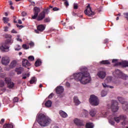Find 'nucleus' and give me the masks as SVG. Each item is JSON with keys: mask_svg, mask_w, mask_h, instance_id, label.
<instances>
[{"mask_svg": "<svg viewBox=\"0 0 128 128\" xmlns=\"http://www.w3.org/2000/svg\"><path fill=\"white\" fill-rule=\"evenodd\" d=\"M53 10H54V12L58 10V8H53Z\"/></svg>", "mask_w": 128, "mask_h": 128, "instance_id": "nucleus-57", "label": "nucleus"}, {"mask_svg": "<svg viewBox=\"0 0 128 128\" xmlns=\"http://www.w3.org/2000/svg\"><path fill=\"white\" fill-rule=\"evenodd\" d=\"M10 68H10V67L9 66V67H8V68H4V70H5L8 71V70H10Z\"/></svg>", "mask_w": 128, "mask_h": 128, "instance_id": "nucleus-53", "label": "nucleus"}, {"mask_svg": "<svg viewBox=\"0 0 128 128\" xmlns=\"http://www.w3.org/2000/svg\"><path fill=\"white\" fill-rule=\"evenodd\" d=\"M94 124L92 122H88L86 125V128H94Z\"/></svg>", "mask_w": 128, "mask_h": 128, "instance_id": "nucleus-26", "label": "nucleus"}, {"mask_svg": "<svg viewBox=\"0 0 128 128\" xmlns=\"http://www.w3.org/2000/svg\"><path fill=\"white\" fill-rule=\"evenodd\" d=\"M52 101L48 100L46 102L45 105L46 106V108H50V106H52Z\"/></svg>", "mask_w": 128, "mask_h": 128, "instance_id": "nucleus-27", "label": "nucleus"}, {"mask_svg": "<svg viewBox=\"0 0 128 128\" xmlns=\"http://www.w3.org/2000/svg\"><path fill=\"white\" fill-rule=\"evenodd\" d=\"M4 118H2L1 120V121L0 122V124H4Z\"/></svg>", "mask_w": 128, "mask_h": 128, "instance_id": "nucleus-51", "label": "nucleus"}, {"mask_svg": "<svg viewBox=\"0 0 128 128\" xmlns=\"http://www.w3.org/2000/svg\"><path fill=\"white\" fill-rule=\"evenodd\" d=\"M122 108L124 110H128V102H126L124 104H122Z\"/></svg>", "mask_w": 128, "mask_h": 128, "instance_id": "nucleus-29", "label": "nucleus"}, {"mask_svg": "<svg viewBox=\"0 0 128 128\" xmlns=\"http://www.w3.org/2000/svg\"><path fill=\"white\" fill-rule=\"evenodd\" d=\"M64 90V87H62V86H58L56 88V92L58 94H62Z\"/></svg>", "mask_w": 128, "mask_h": 128, "instance_id": "nucleus-15", "label": "nucleus"}, {"mask_svg": "<svg viewBox=\"0 0 128 128\" xmlns=\"http://www.w3.org/2000/svg\"><path fill=\"white\" fill-rule=\"evenodd\" d=\"M12 32H16V30H14V29H13V30H12Z\"/></svg>", "mask_w": 128, "mask_h": 128, "instance_id": "nucleus-62", "label": "nucleus"}, {"mask_svg": "<svg viewBox=\"0 0 128 128\" xmlns=\"http://www.w3.org/2000/svg\"><path fill=\"white\" fill-rule=\"evenodd\" d=\"M74 102L76 104V106H78V104H80V101L78 100V98L76 96H74Z\"/></svg>", "mask_w": 128, "mask_h": 128, "instance_id": "nucleus-17", "label": "nucleus"}, {"mask_svg": "<svg viewBox=\"0 0 128 128\" xmlns=\"http://www.w3.org/2000/svg\"><path fill=\"white\" fill-rule=\"evenodd\" d=\"M64 5L65 6H66V8H68V6H70V4H68V0H66L64 2Z\"/></svg>", "mask_w": 128, "mask_h": 128, "instance_id": "nucleus-42", "label": "nucleus"}, {"mask_svg": "<svg viewBox=\"0 0 128 128\" xmlns=\"http://www.w3.org/2000/svg\"><path fill=\"white\" fill-rule=\"evenodd\" d=\"M16 60H13L10 64L9 66L10 67V68H15L16 66Z\"/></svg>", "mask_w": 128, "mask_h": 128, "instance_id": "nucleus-19", "label": "nucleus"}, {"mask_svg": "<svg viewBox=\"0 0 128 128\" xmlns=\"http://www.w3.org/2000/svg\"><path fill=\"white\" fill-rule=\"evenodd\" d=\"M22 16H26V12H22Z\"/></svg>", "mask_w": 128, "mask_h": 128, "instance_id": "nucleus-49", "label": "nucleus"}, {"mask_svg": "<svg viewBox=\"0 0 128 128\" xmlns=\"http://www.w3.org/2000/svg\"><path fill=\"white\" fill-rule=\"evenodd\" d=\"M44 14H48V9H45L44 11L40 14L37 18L38 20H44L46 16Z\"/></svg>", "mask_w": 128, "mask_h": 128, "instance_id": "nucleus-9", "label": "nucleus"}, {"mask_svg": "<svg viewBox=\"0 0 128 128\" xmlns=\"http://www.w3.org/2000/svg\"><path fill=\"white\" fill-rule=\"evenodd\" d=\"M14 102H18V98L16 97L13 100Z\"/></svg>", "mask_w": 128, "mask_h": 128, "instance_id": "nucleus-47", "label": "nucleus"}, {"mask_svg": "<svg viewBox=\"0 0 128 128\" xmlns=\"http://www.w3.org/2000/svg\"><path fill=\"white\" fill-rule=\"evenodd\" d=\"M118 98L120 102L122 104H124L126 102V101H124V98L122 97H118Z\"/></svg>", "mask_w": 128, "mask_h": 128, "instance_id": "nucleus-31", "label": "nucleus"}, {"mask_svg": "<svg viewBox=\"0 0 128 128\" xmlns=\"http://www.w3.org/2000/svg\"><path fill=\"white\" fill-rule=\"evenodd\" d=\"M119 78H122V80H126V78H128V76L126 75V74L122 73L120 77H119Z\"/></svg>", "mask_w": 128, "mask_h": 128, "instance_id": "nucleus-30", "label": "nucleus"}, {"mask_svg": "<svg viewBox=\"0 0 128 128\" xmlns=\"http://www.w3.org/2000/svg\"><path fill=\"white\" fill-rule=\"evenodd\" d=\"M118 103L116 100L112 101L111 108L112 111L114 112H116L117 110H118Z\"/></svg>", "mask_w": 128, "mask_h": 128, "instance_id": "nucleus-10", "label": "nucleus"}, {"mask_svg": "<svg viewBox=\"0 0 128 128\" xmlns=\"http://www.w3.org/2000/svg\"><path fill=\"white\" fill-rule=\"evenodd\" d=\"M0 78H6V74L3 73L0 74Z\"/></svg>", "mask_w": 128, "mask_h": 128, "instance_id": "nucleus-45", "label": "nucleus"}, {"mask_svg": "<svg viewBox=\"0 0 128 128\" xmlns=\"http://www.w3.org/2000/svg\"><path fill=\"white\" fill-rule=\"evenodd\" d=\"M90 114L92 117L94 116L96 114V109L92 110L90 112Z\"/></svg>", "mask_w": 128, "mask_h": 128, "instance_id": "nucleus-22", "label": "nucleus"}, {"mask_svg": "<svg viewBox=\"0 0 128 128\" xmlns=\"http://www.w3.org/2000/svg\"><path fill=\"white\" fill-rule=\"evenodd\" d=\"M6 38H8L4 43L0 46V50L2 52H10V46L8 44H12L14 42V39L12 38V36L10 34H6L4 36Z\"/></svg>", "mask_w": 128, "mask_h": 128, "instance_id": "nucleus-3", "label": "nucleus"}, {"mask_svg": "<svg viewBox=\"0 0 128 128\" xmlns=\"http://www.w3.org/2000/svg\"><path fill=\"white\" fill-rule=\"evenodd\" d=\"M22 64L23 66H25V68H28V66H30V63L28 62V60L26 59L22 60Z\"/></svg>", "mask_w": 128, "mask_h": 128, "instance_id": "nucleus-16", "label": "nucleus"}, {"mask_svg": "<svg viewBox=\"0 0 128 128\" xmlns=\"http://www.w3.org/2000/svg\"><path fill=\"white\" fill-rule=\"evenodd\" d=\"M114 120L117 124H118L120 122H122V126L128 124V121L126 120V115H120L119 116H114Z\"/></svg>", "mask_w": 128, "mask_h": 128, "instance_id": "nucleus-4", "label": "nucleus"}, {"mask_svg": "<svg viewBox=\"0 0 128 128\" xmlns=\"http://www.w3.org/2000/svg\"><path fill=\"white\" fill-rule=\"evenodd\" d=\"M16 72H17V74H20L22 72H24V68L22 67L19 68H16Z\"/></svg>", "mask_w": 128, "mask_h": 128, "instance_id": "nucleus-21", "label": "nucleus"}, {"mask_svg": "<svg viewBox=\"0 0 128 128\" xmlns=\"http://www.w3.org/2000/svg\"><path fill=\"white\" fill-rule=\"evenodd\" d=\"M84 12L88 16H94V12L92 10V7H90V4L86 6V9L84 10Z\"/></svg>", "mask_w": 128, "mask_h": 128, "instance_id": "nucleus-6", "label": "nucleus"}, {"mask_svg": "<svg viewBox=\"0 0 128 128\" xmlns=\"http://www.w3.org/2000/svg\"><path fill=\"white\" fill-rule=\"evenodd\" d=\"M118 62V60H116V59H114L112 60V62H115L116 64V62Z\"/></svg>", "mask_w": 128, "mask_h": 128, "instance_id": "nucleus-56", "label": "nucleus"}, {"mask_svg": "<svg viewBox=\"0 0 128 128\" xmlns=\"http://www.w3.org/2000/svg\"><path fill=\"white\" fill-rule=\"evenodd\" d=\"M40 12V8L36 6L34 8V15L32 16V20H36L38 16V13Z\"/></svg>", "mask_w": 128, "mask_h": 128, "instance_id": "nucleus-8", "label": "nucleus"}, {"mask_svg": "<svg viewBox=\"0 0 128 128\" xmlns=\"http://www.w3.org/2000/svg\"><path fill=\"white\" fill-rule=\"evenodd\" d=\"M90 102L92 106H98L100 104V100L98 97L94 95H91L90 98Z\"/></svg>", "mask_w": 128, "mask_h": 128, "instance_id": "nucleus-5", "label": "nucleus"}, {"mask_svg": "<svg viewBox=\"0 0 128 128\" xmlns=\"http://www.w3.org/2000/svg\"><path fill=\"white\" fill-rule=\"evenodd\" d=\"M102 86L104 88H108V86L106 83L102 84Z\"/></svg>", "mask_w": 128, "mask_h": 128, "instance_id": "nucleus-52", "label": "nucleus"}, {"mask_svg": "<svg viewBox=\"0 0 128 128\" xmlns=\"http://www.w3.org/2000/svg\"><path fill=\"white\" fill-rule=\"evenodd\" d=\"M114 116H110L108 118L109 123L112 126L114 125Z\"/></svg>", "mask_w": 128, "mask_h": 128, "instance_id": "nucleus-18", "label": "nucleus"}, {"mask_svg": "<svg viewBox=\"0 0 128 128\" xmlns=\"http://www.w3.org/2000/svg\"><path fill=\"white\" fill-rule=\"evenodd\" d=\"M3 20L4 21V24H8V18L4 17L3 18Z\"/></svg>", "mask_w": 128, "mask_h": 128, "instance_id": "nucleus-38", "label": "nucleus"}, {"mask_svg": "<svg viewBox=\"0 0 128 128\" xmlns=\"http://www.w3.org/2000/svg\"><path fill=\"white\" fill-rule=\"evenodd\" d=\"M22 48H24V50H28V47L26 44H23Z\"/></svg>", "mask_w": 128, "mask_h": 128, "instance_id": "nucleus-43", "label": "nucleus"}, {"mask_svg": "<svg viewBox=\"0 0 128 128\" xmlns=\"http://www.w3.org/2000/svg\"><path fill=\"white\" fill-rule=\"evenodd\" d=\"M20 48H22L19 44H16L14 46L15 50H17V51L20 50Z\"/></svg>", "mask_w": 128, "mask_h": 128, "instance_id": "nucleus-35", "label": "nucleus"}, {"mask_svg": "<svg viewBox=\"0 0 128 128\" xmlns=\"http://www.w3.org/2000/svg\"><path fill=\"white\" fill-rule=\"evenodd\" d=\"M88 112L86 110H84V112L82 113V116L83 118H88Z\"/></svg>", "mask_w": 128, "mask_h": 128, "instance_id": "nucleus-28", "label": "nucleus"}, {"mask_svg": "<svg viewBox=\"0 0 128 128\" xmlns=\"http://www.w3.org/2000/svg\"><path fill=\"white\" fill-rule=\"evenodd\" d=\"M38 116L36 120L41 126H46L52 122V120L48 116H46L42 114H38Z\"/></svg>", "mask_w": 128, "mask_h": 128, "instance_id": "nucleus-2", "label": "nucleus"}, {"mask_svg": "<svg viewBox=\"0 0 128 128\" xmlns=\"http://www.w3.org/2000/svg\"><path fill=\"white\" fill-rule=\"evenodd\" d=\"M42 60H40V59H38L36 60V61L35 62V66H42Z\"/></svg>", "mask_w": 128, "mask_h": 128, "instance_id": "nucleus-24", "label": "nucleus"}, {"mask_svg": "<svg viewBox=\"0 0 128 128\" xmlns=\"http://www.w3.org/2000/svg\"><path fill=\"white\" fill-rule=\"evenodd\" d=\"M82 72L75 73L73 74L74 79L76 82H80L82 84H86L90 82V74L88 72V68L82 67L80 68Z\"/></svg>", "mask_w": 128, "mask_h": 128, "instance_id": "nucleus-1", "label": "nucleus"}, {"mask_svg": "<svg viewBox=\"0 0 128 128\" xmlns=\"http://www.w3.org/2000/svg\"><path fill=\"white\" fill-rule=\"evenodd\" d=\"M10 62V57L8 56H6L2 58L1 64H2L3 66H8Z\"/></svg>", "mask_w": 128, "mask_h": 128, "instance_id": "nucleus-7", "label": "nucleus"}, {"mask_svg": "<svg viewBox=\"0 0 128 128\" xmlns=\"http://www.w3.org/2000/svg\"><path fill=\"white\" fill-rule=\"evenodd\" d=\"M120 64H122L124 68H126V66H128V62L124 61L122 62H120Z\"/></svg>", "mask_w": 128, "mask_h": 128, "instance_id": "nucleus-32", "label": "nucleus"}, {"mask_svg": "<svg viewBox=\"0 0 128 128\" xmlns=\"http://www.w3.org/2000/svg\"><path fill=\"white\" fill-rule=\"evenodd\" d=\"M112 82V77L110 76L108 77L106 80H105V82Z\"/></svg>", "mask_w": 128, "mask_h": 128, "instance_id": "nucleus-39", "label": "nucleus"}, {"mask_svg": "<svg viewBox=\"0 0 128 128\" xmlns=\"http://www.w3.org/2000/svg\"><path fill=\"white\" fill-rule=\"evenodd\" d=\"M106 94H108V92L106 91L102 90L101 92V96L102 97L106 96Z\"/></svg>", "mask_w": 128, "mask_h": 128, "instance_id": "nucleus-37", "label": "nucleus"}, {"mask_svg": "<svg viewBox=\"0 0 128 128\" xmlns=\"http://www.w3.org/2000/svg\"><path fill=\"white\" fill-rule=\"evenodd\" d=\"M29 46H30L31 48H32L33 46H34V42H30L29 43Z\"/></svg>", "mask_w": 128, "mask_h": 128, "instance_id": "nucleus-48", "label": "nucleus"}, {"mask_svg": "<svg viewBox=\"0 0 128 128\" xmlns=\"http://www.w3.org/2000/svg\"><path fill=\"white\" fill-rule=\"evenodd\" d=\"M69 30H72V26H69Z\"/></svg>", "mask_w": 128, "mask_h": 128, "instance_id": "nucleus-63", "label": "nucleus"}, {"mask_svg": "<svg viewBox=\"0 0 128 128\" xmlns=\"http://www.w3.org/2000/svg\"><path fill=\"white\" fill-rule=\"evenodd\" d=\"M60 114L62 118H66L68 116V114L62 110L60 111Z\"/></svg>", "mask_w": 128, "mask_h": 128, "instance_id": "nucleus-23", "label": "nucleus"}, {"mask_svg": "<svg viewBox=\"0 0 128 128\" xmlns=\"http://www.w3.org/2000/svg\"><path fill=\"white\" fill-rule=\"evenodd\" d=\"M122 74V72H120L118 69L116 70L115 72H113L114 76H116V78H120V76Z\"/></svg>", "mask_w": 128, "mask_h": 128, "instance_id": "nucleus-14", "label": "nucleus"}, {"mask_svg": "<svg viewBox=\"0 0 128 128\" xmlns=\"http://www.w3.org/2000/svg\"><path fill=\"white\" fill-rule=\"evenodd\" d=\"M74 122L76 126H84V121L78 118H76L74 120Z\"/></svg>", "mask_w": 128, "mask_h": 128, "instance_id": "nucleus-11", "label": "nucleus"}, {"mask_svg": "<svg viewBox=\"0 0 128 128\" xmlns=\"http://www.w3.org/2000/svg\"><path fill=\"white\" fill-rule=\"evenodd\" d=\"M8 3L10 6H12V0L8 1Z\"/></svg>", "mask_w": 128, "mask_h": 128, "instance_id": "nucleus-60", "label": "nucleus"}, {"mask_svg": "<svg viewBox=\"0 0 128 128\" xmlns=\"http://www.w3.org/2000/svg\"><path fill=\"white\" fill-rule=\"evenodd\" d=\"M66 84L67 86H70V84L68 82H67L66 83Z\"/></svg>", "mask_w": 128, "mask_h": 128, "instance_id": "nucleus-64", "label": "nucleus"}, {"mask_svg": "<svg viewBox=\"0 0 128 128\" xmlns=\"http://www.w3.org/2000/svg\"><path fill=\"white\" fill-rule=\"evenodd\" d=\"M18 24H22V20H18Z\"/></svg>", "mask_w": 128, "mask_h": 128, "instance_id": "nucleus-59", "label": "nucleus"}, {"mask_svg": "<svg viewBox=\"0 0 128 128\" xmlns=\"http://www.w3.org/2000/svg\"><path fill=\"white\" fill-rule=\"evenodd\" d=\"M4 84H4V81L3 80H0V87L4 88Z\"/></svg>", "mask_w": 128, "mask_h": 128, "instance_id": "nucleus-36", "label": "nucleus"}, {"mask_svg": "<svg viewBox=\"0 0 128 128\" xmlns=\"http://www.w3.org/2000/svg\"><path fill=\"white\" fill-rule=\"evenodd\" d=\"M4 82L6 84H8V88H12L14 86V82L10 81V79L9 78H5Z\"/></svg>", "mask_w": 128, "mask_h": 128, "instance_id": "nucleus-12", "label": "nucleus"}, {"mask_svg": "<svg viewBox=\"0 0 128 128\" xmlns=\"http://www.w3.org/2000/svg\"><path fill=\"white\" fill-rule=\"evenodd\" d=\"M49 32H58V30H56V29H54V28H50L49 30Z\"/></svg>", "mask_w": 128, "mask_h": 128, "instance_id": "nucleus-40", "label": "nucleus"}, {"mask_svg": "<svg viewBox=\"0 0 128 128\" xmlns=\"http://www.w3.org/2000/svg\"><path fill=\"white\" fill-rule=\"evenodd\" d=\"M30 84H36V77H32L30 81Z\"/></svg>", "mask_w": 128, "mask_h": 128, "instance_id": "nucleus-25", "label": "nucleus"}, {"mask_svg": "<svg viewBox=\"0 0 128 128\" xmlns=\"http://www.w3.org/2000/svg\"><path fill=\"white\" fill-rule=\"evenodd\" d=\"M45 28L46 26L42 24L39 25L37 26V30H38L39 32H44Z\"/></svg>", "mask_w": 128, "mask_h": 128, "instance_id": "nucleus-20", "label": "nucleus"}, {"mask_svg": "<svg viewBox=\"0 0 128 128\" xmlns=\"http://www.w3.org/2000/svg\"><path fill=\"white\" fill-rule=\"evenodd\" d=\"M8 28L6 27V28H4V32H8Z\"/></svg>", "mask_w": 128, "mask_h": 128, "instance_id": "nucleus-61", "label": "nucleus"}, {"mask_svg": "<svg viewBox=\"0 0 128 128\" xmlns=\"http://www.w3.org/2000/svg\"><path fill=\"white\" fill-rule=\"evenodd\" d=\"M23 76H30V73H28V74H23Z\"/></svg>", "mask_w": 128, "mask_h": 128, "instance_id": "nucleus-54", "label": "nucleus"}, {"mask_svg": "<svg viewBox=\"0 0 128 128\" xmlns=\"http://www.w3.org/2000/svg\"><path fill=\"white\" fill-rule=\"evenodd\" d=\"M101 64H110L108 60H102L100 62Z\"/></svg>", "mask_w": 128, "mask_h": 128, "instance_id": "nucleus-33", "label": "nucleus"}, {"mask_svg": "<svg viewBox=\"0 0 128 128\" xmlns=\"http://www.w3.org/2000/svg\"><path fill=\"white\" fill-rule=\"evenodd\" d=\"M78 4H74V10H78Z\"/></svg>", "mask_w": 128, "mask_h": 128, "instance_id": "nucleus-46", "label": "nucleus"}, {"mask_svg": "<svg viewBox=\"0 0 128 128\" xmlns=\"http://www.w3.org/2000/svg\"><path fill=\"white\" fill-rule=\"evenodd\" d=\"M28 59L30 62H32V60H34V56H29Z\"/></svg>", "mask_w": 128, "mask_h": 128, "instance_id": "nucleus-41", "label": "nucleus"}, {"mask_svg": "<svg viewBox=\"0 0 128 128\" xmlns=\"http://www.w3.org/2000/svg\"><path fill=\"white\" fill-rule=\"evenodd\" d=\"M97 76L100 78H101V80H104V78H106V74L104 71H100L97 74Z\"/></svg>", "mask_w": 128, "mask_h": 128, "instance_id": "nucleus-13", "label": "nucleus"}, {"mask_svg": "<svg viewBox=\"0 0 128 128\" xmlns=\"http://www.w3.org/2000/svg\"><path fill=\"white\" fill-rule=\"evenodd\" d=\"M16 26L18 28H24V26L20 25V26H19L18 24H16Z\"/></svg>", "mask_w": 128, "mask_h": 128, "instance_id": "nucleus-55", "label": "nucleus"}, {"mask_svg": "<svg viewBox=\"0 0 128 128\" xmlns=\"http://www.w3.org/2000/svg\"><path fill=\"white\" fill-rule=\"evenodd\" d=\"M17 40L18 42H22V40L21 38H18Z\"/></svg>", "mask_w": 128, "mask_h": 128, "instance_id": "nucleus-58", "label": "nucleus"}, {"mask_svg": "<svg viewBox=\"0 0 128 128\" xmlns=\"http://www.w3.org/2000/svg\"><path fill=\"white\" fill-rule=\"evenodd\" d=\"M14 128V126H12V124H6L4 126V128Z\"/></svg>", "mask_w": 128, "mask_h": 128, "instance_id": "nucleus-34", "label": "nucleus"}, {"mask_svg": "<svg viewBox=\"0 0 128 128\" xmlns=\"http://www.w3.org/2000/svg\"><path fill=\"white\" fill-rule=\"evenodd\" d=\"M44 21L45 22H50V18H46L44 19Z\"/></svg>", "mask_w": 128, "mask_h": 128, "instance_id": "nucleus-44", "label": "nucleus"}, {"mask_svg": "<svg viewBox=\"0 0 128 128\" xmlns=\"http://www.w3.org/2000/svg\"><path fill=\"white\" fill-rule=\"evenodd\" d=\"M54 96V94H50L49 96H48V98H52Z\"/></svg>", "mask_w": 128, "mask_h": 128, "instance_id": "nucleus-50", "label": "nucleus"}]
</instances>
